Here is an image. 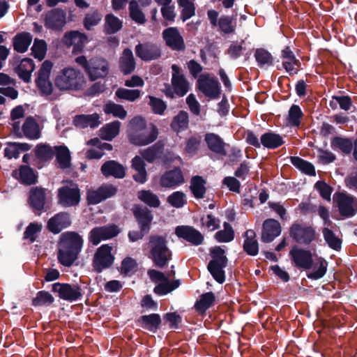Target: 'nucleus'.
I'll use <instances>...</instances> for the list:
<instances>
[{
  "label": "nucleus",
  "mask_w": 357,
  "mask_h": 357,
  "mask_svg": "<svg viewBox=\"0 0 357 357\" xmlns=\"http://www.w3.org/2000/svg\"><path fill=\"white\" fill-rule=\"evenodd\" d=\"M291 265L298 270L312 271L307 273L309 279L317 280L322 278L327 271L328 261L316 256L314 252L304 247H291L289 253Z\"/></svg>",
  "instance_id": "f257e3e1"
},
{
  "label": "nucleus",
  "mask_w": 357,
  "mask_h": 357,
  "mask_svg": "<svg viewBox=\"0 0 357 357\" xmlns=\"http://www.w3.org/2000/svg\"><path fill=\"white\" fill-rule=\"evenodd\" d=\"M159 135L157 126L153 123L149 126L144 118L137 116L129 123L128 138L130 144L142 146L155 142Z\"/></svg>",
  "instance_id": "f03ea898"
},
{
  "label": "nucleus",
  "mask_w": 357,
  "mask_h": 357,
  "mask_svg": "<svg viewBox=\"0 0 357 357\" xmlns=\"http://www.w3.org/2000/svg\"><path fill=\"white\" fill-rule=\"evenodd\" d=\"M55 86L61 91L82 90L86 80L83 73L74 68H64L54 79Z\"/></svg>",
  "instance_id": "7ed1b4c3"
},
{
  "label": "nucleus",
  "mask_w": 357,
  "mask_h": 357,
  "mask_svg": "<svg viewBox=\"0 0 357 357\" xmlns=\"http://www.w3.org/2000/svg\"><path fill=\"white\" fill-rule=\"evenodd\" d=\"M211 259L207 265V270L219 284H223L226 280L225 268L228 265L226 252L221 247H211L209 250Z\"/></svg>",
  "instance_id": "20e7f679"
},
{
  "label": "nucleus",
  "mask_w": 357,
  "mask_h": 357,
  "mask_svg": "<svg viewBox=\"0 0 357 357\" xmlns=\"http://www.w3.org/2000/svg\"><path fill=\"white\" fill-rule=\"evenodd\" d=\"M196 86L206 97L211 100L218 99L220 96V82L215 77H210L208 73L199 75Z\"/></svg>",
  "instance_id": "39448f33"
},
{
  "label": "nucleus",
  "mask_w": 357,
  "mask_h": 357,
  "mask_svg": "<svg viewBox=\"0 0 357 357\" xmlns=\"http://www.w3.org/2000/svg\"><path fill=\"white\" fill-rule=\"evenodd\" d=\"M59 203L64 207L77 206L81 200L80 190L76 183L63 185L58 189Z\"/></svg>",
  "instance_id": "423d86ee"
},
{
  "label": "nucleus",
  "mask_w": 357,
  "mask_h": 357,
  "mask_svg": "<svg viewBox=\"0 0 357 357\" xmlns=\"http://www.w3.org/2000/svg\"><path fill=\"white\" fill-rule=\"evenodd\" d=\"M52 291L58 293L59 298L69 302L80 300L83 296L78 284L56 282L52 285Z\"/></svg>",
  "instance_id": "0eeeda50"
},
{
  "label": "nucleus",
  "mask_w": 357,
  "mask_h": 357,
  "mask_svg": "<svg viewBox=\"0 0 357 357\" xmlns=\"http://www.w3.org/2000/svg\"><path fill=\"white\" fill-rule=\"evenodd\" d=\"M113 247H98L94 254L92 266L96 273H100L103 270L110 268L115 260L112 254Z\"/></svg>",
  "instance_id": "6e6552de"
},
{
  "label": "nucleus",
  "mask_w": 357,
  "mask_h": 357,
  "mask_svg": "<svg viewBox=\"0 0 357 357\" xmlns=\"http://www.w3.org/2000/svg\"><path fill=\"white\" fill-rule=\"evenodd\" d=\"M289 235L296 243L309 245L315 239L316 231L312 226L295 222L290 227Z\"/></svg>",
  "instance_id": "1a4fd4ad"
},
{
  "label": "nucleus",
  "mask_w": 357,
  "mask_h": 357,
  "mask_svg": "<svg viewBox=\"0 0 357 357\" xmlns=\"http://www.w3.org/2000/svg\"><path fill=\"white\" fill-rule=\"evenodd\" d=\"M45 188L33 187L30 189L27 203L36 215H40L45 211Z\"/></svg>",
  "instance_id": "9d476101"
},
{
  "label": "nucleus",
  "mask_w": 357,
  "mask_h": 357,
  "mask_svg": "<svg viewBox=\"0 0 357 357\" xmlns=\"http://www.w3.org/2000/svg\"><path fill=\"white\" fill-rule=\"evenodd\" d=\"M119 228L115 225L97 227L89 232V239L93 245H97L102 240H107L118 235Z\"/></svg>",
  "instance_id": "9b49d317"
},
{
  "label": "nucleus",
  "mask_w": 357,
  "mask_h": 357,
  "mask_svg": "<svg viewBox=\"0 0 357 357\" xmlns=\"http://www.w3.org/2000/svg\"><path fill=\"white\" fill-rule=\"evenodd\" d=\"M334 199L342 216L351 218L356 214L357 210L354 208L355 198L353 196L338 192L334 195Z\"/></svg>",
  "instance_id": "f8f14e48"
},
{
  "label": "nucleus",
  "mask_w": 357,
  "mask_h": 357,
  "mask_svg": "<svg viewBox=\"0 0 357 357\" xmlns=\"http://www.w3.org/2000/svg\"><path fill=\"white\" fill-rule=\"evenodd\" d=\"M109 73L108 61L103 58H93L90 59L89 67L86 74L91 81L105 77Z\"/></svg>",
  "instance_id": "ddd939ff"
},
{
  "label": "nucleus",
  "mask_w": 357,
  "mask_h": 357,
  "mask_svg": "<svg viewBox=\"0 0 357 357\" xmlns=\"http://www.w3.org/2000/svg\"><path fill=\"white\" fill-rule=\"evenodd\" d=\"M135 54L137 57L144 61L156 60L161 56V51L159 47L153 43H139L135 48Z\"/></svg>",
  "instance_id": "4468645a"
},
{
  "label": "nucleus",
  "mask_w": 357,
  "mask_h": 357,
  "mask_svg": "<svg viewBox=\"0 0 357 357\" xmlns=\"http://www.w3.org/2000/svg\"><path fill=\"white\" fill-rule=\"evenodd\" d=\"M66 13L61 8H54L48 11L45 17V26L47 29L59 31L66 24Z\"/></svg>",
  "instance_id": "2eb2a0df"
},
{
  "label": "nucleus",
  "mask_w": 357,
  "mask_h": 357,
  "mask_svg": "<svg viewBox=\"0 0 357 357\" xmlns=\"http://www.w3.org/2000/svg\"><path fill=\"white\" fill-rule=\"evenodd\" d=\"M132 212L139 229L145 233H149L153 218L151 211L146 206L135 205Z\"/></svg>",
  "instance_id": "dca6fc26"
},
{
  "label": "nucleus",
  "mask_w": 357,
  "mask_h": 357,
  "mask_svg": "<svg viewBox=\"0 0 357 357\" xmlns=\"http://www.w3.org/2000/svg\"><path fill=\"white\" fill-rule=\"evenodd\" d=\"M175 235L195 245L202 244L204 240L203 235L198 230L188 225L177 226L175 229Z\"/></svg>",
  "instance_id": "f3484780"
},
{
  "label": "nucleus",
  "mask_w": 357,
  "mask_h": 357,
  "mask_svg": "<svg viewBox=\"0 0 357 357\" xmlns=\"http://www.w3.org/2000/svg\"><path fill=\"white\" fill-rule=\"evenodd\" d=\"M185 182L183 172L179 167L165 172L160 177V185L162 188H172Z\"/></svg>",
  "instance_id": "a211bd4d"
},
{
  "label": "nucleus",
  "mask_w": 357,
  "mask_h": 357,
  "mask_svg": "<svg viewBox=\"0 0 357 357\" xmlns=\"http://www.w3.org/2000/svg\"><path fill=\"white\" fill-rule=\"evenodd\" d=\"M162 38L166 45L173 50L183 51L185 45L183 37L176 27H169L162 32Z\"/></svg>",
  "instance_id": "6ab92c4d"
},
{
  "label": "nucleus",
  "mask_w": 357,
  "mask_h": 357,
  "mask_svg": "<svg viewBox=\"0 0 357 357\" xmlns=\"http://www.w3.org/2000/svg\"><path fill=\"white\" fill-rule=\"evenodd\" d=\"M71 225L70 214L59 212L50 218L47 222V229L54 234H59L63 229Z\"/></svg>",
  "instance_id": "aec40b11"
},
{
  "label": "nucleus",
  "mask_w": 357,
  "mask_h": 357,
  "mask_svg": "<svg viewBox=\"0 0 357 357\" xmlns=\"http://www.w3.org/2000/svg\"><path fill=\"white\" fill-rule=\"evenodd\" d=\"M137 324L144 330L155 333L160 329L162 320L158 313H151L140 316L136 321Z\"/></svg>",
  "instance_id": "412c9836"
},
{
  "label": "nucleus",
  "mask_w": 357,
  "mask_h": 357,
  "mask_svg": "<svg viewBox=\"0 0 357 357\" xmlns=\"http://www.w3.org/2000/svg\"><path fill=\"white\" fill-rule=\"evenodd\" d=\"M12 176L20 183L25 185H34L38 182V176L34 169L29 165H21L18 170H13Z\"/></svg>",
  "instance_id": "4be33fe9"
},
{
  "label": "nucleus",
  "mask_w": 357,
  "mask_h": 357,
  "mask_svg": "<svg viewBox=\"0 0 357 357\" xmlns=\"http://www.w3.org/2000/svg\"><path fill=\"white\" fill-rule=\"evenodd\" d=\"M63 42L68 47L73 46V52H80L87 42V36L78 31H70L65 33Z\"/></svg>",
  "instance_id": "5701e85b"
},
{
  "label": "nucleus",
  "mask_w": 357,
  "mask_h": 357,
  "mask_svg": "<svg viewBox=\"0 0 357 357\" xmlns=\"http://www.w3.org/2000/svg\"><path fill=\"white\" fill-rule=\"evenodd\" d=\"M281 233L280 222L274 219H267L263 223L261 241L268 243L272 242Z\"/></svg>",
  "instance_id": "b1692460"
},
{
  "label": "nucleus",
  "mask_w": 357,
  "mask_h": 357,
  "mask_svg": "<svg viewBox=\"0 0 357 357\" xmlns=\"http://www.w3.org/2000/svg\"><path fill=\"white\" fill-rule=\"evenodd\" d=\"M82 247H62L57 254L59 262L64 266L70 267L77 259Z\"/></svg>",
  "instance_id": "393cba45"
},
{
  "label": "nucleus",
  "mask_w": 357,
  "mask_h": 357,
  "mask_svg": "<svg viewBox=\"0 0 357 357\" xmlns=\"http://www.w3.org/2000/svg\"><path fill=\"white\" fill-rule=\"evenodd\" d=\"M204 141L208 149L212 152L223 156L227 155L226 143L218 135L213 132L206 133L204 136Z\"/></svg>",
  "instance_id": "a878e982"
},
{
  "label": "nucleus",
  "mask_w": 357,
  "mask_h": 357,
  "mask_svg": "<svg viewBox=\"0 0 357 357\" xmlns=\"http://www.w3.org/2000/svg\"><path fill=\"white\" fill-rule=\"evenodd\" d=\"M100 171L105 177L114 176L116 178H123L126 176L124 167L115 160L105 162L101 166Z\"/></svg>",
  "instance_id": "bb28decb"
},
{
  "label": "nucleus",
  "mask_w": 357,
  "mask_h": 357,
  "mask_svg": "<svg viewBox=\"0 0 357 357\" xmlns=\"http://www.w3.org/2000/svg\"><path fill=\"white\" fill-rule=\"evenodd\" d=\"M100 124V116L97 113L92 114H78L73 119V125L80 128H97Z\"/></svg>",
  "instance_id": "cd10ccee"
},
{
  "label": "nucleus",
  "mask_w": 357,
  "mask_h": 357,
  "mask_svg": "<svg viewBox=\"0 0 357 357\" xmlns=\"http://www.w3.org/2000/svg\"><path fill=\"white\" fill-rule=\"evenodd\" d=\"M284 143L282 136L272 130H268L261 135V146L265 149L274 150Z\"/></svg>",
  "instance_id": "c85d7f7f"
},
{
  "label": "nucleus",
  "mask_w": 357,
  "mask_h": 357,
  "mask_svg": "<svg viewBox=\"0 0 357 357\" xmlns=\"http://www.w3.org/2000/svg\"><path fill=\"white\" fill-rule=\"evenodd\" d=\"M22 130L23 137L29 139L35 140L40 137L41 133L39 125L36 120L31 116L26 117L22 125Z\"/></svg>",
  "instance_id": "c756f323"
},
{
  "label": "nucleus",
  "mask_w": 357,
  "mask_h": 357,
  "mask_svg": "<svg viewBox=\"0 0 357 357\" xmlns=\"http://www.w3.org/2000/svg\"><path fill=\"white\" fill-rule=\"evenodd\" d=\"M119 66L120 70L125 75H130L135 70L136 63L130 48L123 50L122 56L119 59Z\"/></svg>",
  "instance_id": "7c9ffc66"
},
{
  "label": "nucleus",
  "mask_w": 357,
  "mask_h": 357,
  "mask_svg": "<svg viewBox=\"0 0 357 357\" xmlns=\"http://www.w3.org/2000/svg\"><path fill=\"white\" fill-rule=\"evenodd\" d=\"M354 142L349 137L336 136L331 139V146L344 155H350L353 150Z\"/></svg>",
  "instance_id": "2f4dec72"
},
{
  "label": "nucleus",
  "mask_w": 357,
  "mask_h": 357,
  "mask_svg": "<svg viewBox=\"0 0 357 357\" xmlns=\"http://www.w3.org/2000/svg\"><path fill=\"white\" fill-rule=\"evenodd\" d=\"M151 258L158 268H163L171 259V252L168 247H152Z\"/></svg>",
  "instance_id": "473e14b6"
},
{
  "label": "nucleus",
  "mask_w": 357,
  "mask_h": 357,
  "mask_svg": "<svg viewBox=\"0 0 357 357\" xmlns=\"http://www.w3.org/2000/svg\"><path fill=\"white\" fill-rule=\"evenodd\" d=\"M35 63L33 59L24 58L20 64L15 68V73L25 83H29L31 79V73L35 70Z\"/></svg>",
  "instance_id": "72a5a7b5"
},
{
  "label": "nucleus",
  "mask_w": 357,
  "mask_h": 357,
  "mask_svg": "<svg viewBox=\"0 0 357 357\" xmlns=\"http://www.w3.org/2000/svg\"><path fill=\"white\" fill-rule=\"evenodd\" d=\"M164 150V144L158 141L151 146L140 151L143 159L149 163L153 162L156 159L160 158Z\"/></svg>",
  "instance_id": "f704fd0d"
},
{
  "label": "nucleus",
  "mask_w": 357,
  "mask_h": 357,
  "mask_svg": "<svg viewBox=\"0 0 357 357\" xmlns=\"http://www.w3.org/2000/svg\"><path fill=\"white\" fill-rule=\"evenodd\" d=\"M56 160L61 169H68L71 165V156L68 148L66 146H55Z\"/></svg>",
  "instance_id": "c9c22d12"
},
{
  "label": "nucleus",
  "mask_w": 357,
  "mask_h": 357,
  "mask_svg": "<svg viewBox=\"0 0 357 357\" xmlns=\"http://www.w3.org/2000/svg\"><path fill=\"white\" fill-rule=\"evenodd\" d=\"M215 301V294L212 291H208L202 294L199 296V299L197 300L194 307L198 313L203 314L214 305Z\"/></svg>",
  "instance_id": "e433bc0d"
},
{
  "label": "nucleus",
  "mask_w": 357,
  "mask_h": 357,
  "mask_svg": "<svg viewBox=\"0 0 357 357\" xmlns=\"http://www.w3.org/2000/svg\"><path fill=\"white\" fill-rule=\"evenodd\" d=\"M36 158L40 162H45L50 161L54 156V148L50 144L40 143L38 144L34 149Z\"/></svg>",
  "instance_id": "4c0bfd02"
},
{
  "label": "nucleus",
  "mask_w": 357,
  "mask_h": 357,
  "mask_svg": "<svg viewBox=\"0 0 357 357\" xmlns=\"http://www.w3.org/2000/svg\"><path fill=\"white\" fill-rule=\"evenodd\" d=\"M32 41V36L28 32H22L17 34L13 38L14 50L19 53L27 51Z\"/></svg>",
  "instance_id": "58836bf2"
},
{
  "label": "nucleus",
  "mask_w": 357,
  "mask_h": 357,
  "mask_svg": "<svg viewBox=\"0 0 357 357\" xmlns=\"http://www.w3.org/2000/svg\"><path fill=\"white\" fill-rule=\"evenodd\" d=\"M206 181L201 176L197 175L191 178L190 189L195 198L204 197L206 192Z\"/></svg>",
  "instance_id": "ea45409f"
},
{
  "label": "nucleus",
  "mask_w": 357,
  "mask_h": 357,
  "mask_svg": "<svg viewBox=\"0 0 357 357\" xmlns=\"http://www.w3.org/2000/svg\"><path fill=\"white\" fill-rule=\"evenodd\" d=\"M84 240L77 232L68 231L59 236L58 245H83Z\"/></svg>",
  "instance_id": "a19ab883"
},
{
  "label": "nucleus",
  "mask_w": 357,
  "mask_h": 357,
  "mask_svg": "<svg viewBox=\"0 0 357 357\" xmlns=\"http://www.w3.org/2000/svg\"><path fill=\"white\" fill-rule=\"evenodd\" d=\"M172 84L178 97L184 96L189 91V83L183 75H172Z\"/></svg>",
  "instance_id": "79ce46f5"
},
{
  "label": "nucleus",
  "mask_w": 357,
  "mask_h": 357,
  "mask_svg": "<svg viewBox=\"0 0 357 357\" xmlns=\"http://www.w3.org/2000/svg\"><path fill=\"white\" fill-rule=\"evenodd\" d=\"M189 116L187 112L181 110L176 115L170 124L171 128L177 132L185 130L188 128Z\"/></svg>",
  "instance_id": "37998d69"
},
{
  "label": "nucleus",
  "mask_w": 357,
  "mask_h": 357,
  "mask_svg": "<svg viewBox=\"0 0 357 357\" xmlns=\"http://www.w3.org/2000/svg\"><path fill=\"white\" fill-rule=\"evenodd\" d=\"M290 161L301 172L309 176H315V168L311 162L298 156H291Z\"/></svg>",
  "instance_id": "c03bdc74"
},
{
  "label": "nucleus",
  "mask_w": 357,
  "mask_h": 357,
  "mask_svg": "<svg viewBox=\"0 0 357 357\" xmlns=\"http://www.w3.org/2000/svg\"><path fill=\"white\" fill-rule=\"evenodd\" d=\"M138 199L145 204L152 208H158L160 201L157 195L150 190H142L137 192Z\"/></svg>",
  "instance_id": "a18cd8bd"
},
{
  "label": "nucleus",
  "mask_w": 357,
  "mask_h": 357,
  "mask_svg": "<svg viewBox=\"0 0 357 357\" xmlns=\"http://www.w3.org/2000/svg\"><path fill=\"white\" fill-rule=\"evenodd\" d=\"M43 229L41 223L33 222L29 224L23 234V239L29 243H34Z\"/></svg>",
  "instance_id": "49530a36"
},
{
  "label": "nucleus",
  "mask_w": 357,
  "mask_h": 357,
  "mask_svg": "<svg viewBox=\"0 0 357 357\" xmlns=\"http://www.w3.org/2000/svg\"><path fill=\"white\" fill-rule=\"evenodd\" d=\"M218 26L224 33L231 34L235 32L236 22L234 16L222 15L218 20Z\"/></svg>",
  "instance_id": "de8ad7c7"
},
{
  "label": "nucleus",
  "mask_w": 357,
  "mask_h": 357,
  "mask_svg": "<svg viewBox=\"0 0 357 357\" xmlns=\"http://www.w3.org/2000/svg\"><path fill=\"white\" fill-rule=\"evenodd\" d=\"M105 30L108 34H114L122 28V22L113 14L105 16Z\"/></svg>",
  "instance_id": "09e8293b"
},
{
  "label": "nucleus",
  "mask_w": 357,
  "mask_h": 357,
  "mask_svg": "<svg viewBox=\"0 0 357 357\" xmlns=\"http://www.w3.org/2000/svg\"><path fill=\"white\" fill-rule=\"evenodd\" d=\"M255 57L259 67L264 66H273V57L271 54L266 50L258 48L255 50Z\"/></svg>",
  "instance_id": "8fccbe9b"
},
{
  "label": "nucleus",
  "mask_w": 357,
  "mask_h": 357,
  "mask_svg": "<svg viewBox=\"0 0 357 357\" xmlns=\"http://www.w3.org/2000/svg\"><path fill=\"white\" fill-rule=\"evenodd\" d=\"M54 301V298L52 295L47 291H39L36 294V296L34 297L31 301V305L35 307L42 305H50Z\"/></svg>",
  "instance_id": "3c124183"
},
{
  "label": "nucleus",
  "mask_w": 357,
  "mask_h": 357,
  "mask_svg": "<svg viewBox=\"0 0 357 357\" xmlns=\"http://www.w3.org/2000/svg\"><path fill=\"white\" fill-rule=\"evenodd\" d=\"M47 50V45L46 42L44 40L36 38L31 47V54L34 58L42 61L45 56Z\"/></svg>",
  "instance_id": "603ef678"
},
{
  "label": "nucleus",
  "mask_w": 357,
  "mask_h": 357,
  "mask_svg": "<svg viewBox=\"0 0 357 357\" xmlns=\"http://www.w3.org/2000/svg\"><path fill=\"white\" fill-rule=\"evenodd\" d=\"M104 112L105 114H112L114 116L121 119H124L127 116V112L121 105L112 102H109L105 105Z\"/></svg>",
  "instance_id": "864d4df0"
},
{
  "label": "nucleus",
  "mask_w": 357,
  "mask_h": 357,
  "mask_svg": "<svg viewBox=\"0 0 357 357\" xmlns=\"http://www.w3.org/2000/svg\"><path fill=\"white\" fill-rule=\"evenodd\" d=\"M234 231L228 222L224 223V229L218 231L215 234V239L220 243H228L234 239Z\"/></svg>",
  "instance_id": "5fc2aeb1"
},
{
  "label": "nucleus",
  "mask_w": 357,
  "mask_h": 357,
  "mask_svg": "<svg viewBox=\"0 0 357 357\" xmlns=\"http://www.w3.org/2000/svg\"><path fill=\"white\" fill-rule=\"evenodd\" d=\"M115 96L119 99L133 102L140 97V91L119 88L116 91Z\"/></svg>",
  "instance_id": "6e6d98bb"
},
{
  "label": "nucleus",
  "mask_w": 357,
  "mask_h": 357,
  "mask_svg": "<svg viewBox=\"0 0 357 357\" xmlns=\"http://www.w3.org/2000/svg\"><path fill=\"white\" fill-rule=\"evenodd\" d=\"M130 17L135 22L142 24L146 22L144 13L139 8L137 2L132 0L129 3Z\"/></svg>",
  "instance_id": "4d7b16f0"
},
{
  "label": "nucleus",
  "mask_w": 357,
  "mask_h": 357,
  "mask_svg": "<svg viewBox=\"0 0 357 357\" xmlns=\"http://www.w3.org/2000/svg\"><path fill=\"white\" fill-rule=\"evenodd\" d=\"M303 113L297 105H292L289 110L288 122L293 126H298L301 124Z\"/></svg>",
  "instance_id": "13d9d810"
},
{
  "label": "nucleus",
  "mask_w": 357,
  "mask_h": 357,
  "mask_svg": "<svg viewBox=\"0 0 357 357\" xmlns=\"http://www.w3.org/2000/svg\"><path fill=\"white\" fill-rule=\"evenodd\" d=\"M121 123L118 121H114L110 123L107 124L102 129L103 138L106 140H112L116 137L120 130Z\"/></svg>",
  "instance_id": "bf43d9fd"
},
{
  "label": "nucleus",
  "mask_w": 357,
  "mask_h": 357,
  "mask_svg": "<svg viewBox=\"0 0 357 357\" xmlns=\"http://www.w3.org/2000/svg\"><path fill=\"white\" fill-rule=\"evenodd\" d=\"M162 320L165 324H169V328L178 329L182 322V317L177 312H170L164 314Z\"/></svg>",
  "instance_id": "052dcab7"
},
{
  "label": "nucleus",
  "mask_w": 357,
  "mask_h": 357,
  "mask_svg": "<svg viewBox=\"0 0 357 357\" xmlns=\"http://www.w3.org/2000/svg\"><path fill=\"white\" fill-rule=\"evenodd\" d=\"M102 15L98 10H95L91 13H87L83 21L84 26L86 29L91 30L94 26L98 24L101 21Z\"/></svg>",
  "instance_id": "680f3d73"
},
{
  "label": "nucleus",
  "mask_w": 357,
  "mask_h": 357,
  "mask_svg": "<svg viewBox=\"0 0 357 357\" xmlns=\"http://www.w3.org/2000/svg\"><path fill=\"white\" fill-rule=\"evenodd\" d=\"M149 105L155 114L162 115L167 109V105L162 99L149 96Z\"/></svg>",
  "instance_id": "e2e57ef3"
},
{
  "label": "nucleus",
  "mask_w": 357,
  "mask_h": 357,
  "mask_svg": "<svg viewBox=\"0 0 357 357\" xmlns=\"http://www.w3.org/2000/svg\"><path fill=\"white\" fill-rule=\"evenodd\" d=\"M36 85L42 96H50L52 93L53 85L49 79L36 78Z\"/></svg>",
  "instance_id": "0e129e2a"
},
{
  "label": "nucleus",
  "mask_w": 357,
  "mask_h": 357,
  "mask_svg": "<svg viewBox=\"0 0 357 357\" xmlns=\"http://www.w3.org/2000/svg\"><path fill=\"white\" fill-rule=\"evenodd\" d=\"M137 263L135 259L130 257H126L121 261V273L123 275H129L131 272L136 271Z\"/></svg>",
  "instance_id": "69168bd1"
},
{
  "label": "nucleus",
  "mask_w": 357,
  "mask_h": 357,
  "mask_svg": "<svg viewBox=\"0 0 357 357\" xmlns=\"http://www.w3.org/2000/svg\"><path fill=\"white\" fill-rule=\"evenodd\" d=\"M185 194L181 191H176L167 197V202L173 207L181 208L185 204Z\"/></svg>",
  "instance_id": "338daca9"
},
{
  "label": "nucleus",
  "mask_w": 357,
  "mask_h": 357,
  "mask_svg": "<svg viewBox=\"0 0 357 357\" xmlns=\"http://www.w3.org/2000/svg\"><path fill=\"white\" fill-rule=\"evenodd\" d=\"M314 188L317 190L319 191L321 197L326 199L330 200L331 196L333 192V188L327 184L324 181H318L315 185Z\"/></svg>",
  "instance_id": "774afa93"
}]
</instances>
